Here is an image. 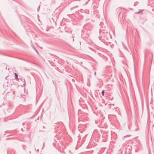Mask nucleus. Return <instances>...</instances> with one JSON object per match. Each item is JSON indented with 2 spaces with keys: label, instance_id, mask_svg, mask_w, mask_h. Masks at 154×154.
<instances>
[{
  "label": "nucleus",
  "instance_id": "obj_10",
  "mask_svg": "<svg viewBox=\"0 0 154 154\" xmlns=\"http://www.w3.org/2000/svg\"><path fill=\"white\" fill-rule=\"evenodd\" d=\"M8 139H8V138H7V139H6V140H8Z\"/></svg>",
  "mask_w": 154,
  "mask_h": 154
},
{
  "label": "nucleus",
  "instance_id": "obj_1",
  "mask_svg": "<svg viewBox=\"0 0 154 154\" xmlns=\"http://www.w3.org/2000/svg\"><path fill=\"white\" fill-rule=\"evenodd\" d=\"M14 75L15 76V79H16V81H18L19 79L18 78V75L16 73H14Z\"/></svg>",
  "mask_w": 154,
  "mask_h": 154
},
{
  "label": "nucleus",
  "instance_id": "obj_3",
  "mask_svg": "<svg viewBox=\"0 0 154 154\" xmlns=\"http://www.w3.org/2000/svg\"><path fill=\"white\" fill-rule=\"evenodd\" d=\"M101 93L102 94V95L103 96H104V90H103L101 91Z\"/></svg>",
  "mask_w": 154,
  "mask_h": 154
},
{
  "label": "nucleus",
  "instance_id": "obj_6",
  "mask_svg": "<svg viewBox=\"0 0 154 154\" xmlns=\"http://www.w3.org/2000/svg\"><path fill=\"white\" fill-rule=\"evenodd\" d=\"M130 136V135H128L127 136H124V137H129Z\"/></svg>",
  "mask_w": 154,
  "mask_h": 154
},
{
  "label": "nucleus",
  "instance_id": "obj_8",
  "mask_svg": "<svg viewBox=\"0 0 154 154\" xmlns=\"http://www.w3.org/2000/svg\"><path fill=\"white\" fill-rule=\"evenodd\" d=\"M24 83H25V80H24Z\"/></svg>",
  "mask_w": 154,
  "mask_h": 154
},
{
  "label": "nucleus",
  "instance_id": "obj_11",
  "mask_svg": "<svg viewBox=\"0 0 154 154\" xmlns=\"http://www.w3.org/2000/svg\"><path fill=\"white\" fill-rule=\"evenodd\" d=\"M23 124V125H24V123H23V124Z\"/></svg>",
  "mask_w": 154,
  "mask_h": 154
},
{
  "label": "nucleus",
  "instance_id": "obj_4",
  "mask_svg": "<svg viewBox=\"0 0 154 154\" xmlns=\"http://www.w3.org/2000/svg\"><path fill=\"white\" fill-rule=\"evenodd\" d=\"M138 2H135V3H134V6H136V5H137L138 4Z\"/></svg>",
  "mask_w": 154,
  "mask_h": 154
},
{
  "label": "nucleus",
  "instance_id": "obj_5",
  "mask_svg": "<svg viewBox=\"0 0 154 154\" xmlns=\"http://www.w3.org/2000/svg\"><path fill=\"white\" fill-rule=\"evenodd\" d=\"M33 48H34V49H35V51L37 52V53L38 54L39 53H38V51L34 47H33Z\"/></svg>",
  "mask_w": 154,
  "mask_h": 154
},
{
  "label": "nucleus",
  "instance_id": "obj_9",
  "mask_svg": "<svg viewBox=\"0 0 154 154\" xmlns=\"http://www.w3.org/2000/svg\"><path fill=\"white\" fill-rule=\"evenodd\" d=\"M21 129L22 131H23V129L22 128H21Z\"/></svg>",
  "mask_w": 154,
  "mask_h": 154
},
{
  "label": "nucleus",
  "instance_id": "obj_2",
  "mask_svg": "<svg viewBox=\"0 0 154 154\" xmlns=\"http://www.w3.org/2000/svg\"><path fill=\"white\" fill-rule=\"evenodd\" d=\"M143 10H139V11L135 12V13L136 14H137L140 13Z\"/></svg>",
  "mask_w": 154,
  "mask_h": 154
},
{
  "label": "nucleus",
  "instance_id": "obj_7",
  "mask_svg": "<svg viewBox=\"0 0 154 154\" xmlns=\"http://www.w3.org/2000/svg\"><path fill=\"white\" fill-rule=\"evenodd\" d=\"M44 146H45V143L44 142L43 143V147H44Z\"/></svg>",
  "mask_w": 154,
  "mask_h": 154
}]
</instances>
